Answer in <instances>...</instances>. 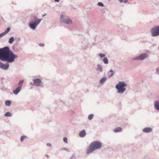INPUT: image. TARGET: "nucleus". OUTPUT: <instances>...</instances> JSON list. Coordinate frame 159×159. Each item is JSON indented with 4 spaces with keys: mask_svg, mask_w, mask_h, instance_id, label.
I'll use <instances>...</instances> for the list:
<instances>
[{
    "mask_svg": "<svg viewBox=\"0 0 159 159\" xmlns=\"http://www.w3.org/2000/svg\"><path fill=\"white\" fill-rule=\"evenodd\" d=\"M17 56L14 54L12 51H10L9 48L6 47L0 48V60L3 61H6L8 62L13 61L14 59L16 58ZM9 65L7 64H4L0 62V68L4 70H7L8 68Z\"/></svg>",
    "mask_w": 159,
    "mask_h": 159,
    "instance_id": "1",
    "label": "nucleus"
},
{
    "mask_svg": "<svg viewBox=\"0 0 159 159\" xmlns=\"http://www.w3.org/2000/svg\"><path fill=\"white\" fill-rule=\"evenodd\" d=\"M101 147V142L96 141L92 142L87 148L86 150V153L89 154L91 153L95 150L99 149Z\"/></svg>",
    "mask_w": 159,
    "mask_h": 159,
    "instance_id": "2",
    "label": "nucleus"
},
{
    "mask_svg": "<svg viewBox=\"0 0 159 159\" xmlns=\"http://www.w3.org/2000/svg\"><path fill=\"white\" fill-rule=\"evenodd\" d=\"M126 86V84L124 82H119L118 84L116 85V88L117 89L119 93H122L125 90V87Z\"/></svg>",
    "mask_w": 159,
    "mask_h": 159,
    "instance_id": "3",
    "label": "nucleus"
},
{
    "mask_svg": "<svg viewBox=\"0 0 159 159\" xmlns=\"http://www.w3.org/2000/svg\"><path fill=\"white\" fill-rule=\"evenodd\" d=\"M152 36H156L159 35V26L153 28L151 30Z\"/></svg>",
    "mask_w": 159,
    "mask_h": 159,
    "instance_id": "4",
    "label": "nucleus"
},
{
    "mask_svg": "<svg viewBox=\"0 0 159 159\" xmlns=\"http://www.w3.org/2000/svg\"><path fill=\"white\" fill-rule=\"evenodd\" d=\"M42 20V19H39L36 20L35 22H34L33 23H30L29 24L30 27L32 29H35Z\"/></svg>",
    "mask_w": 159,
    "mask_h": 159,
    "instance_id": "5",
    "label": "nucleus"
},
{
    "mask_svg": "<svg viewBox=\"0 0 159 159\" xmlns=\"http://www.w3.org/2000/svg\"><path fill=\"white\" fill-rule=\"evenodd\" d=\"M147 57V55L146 54L143 53L140 55L139 56L136 57L135 59L142 60L144 59Z\"/></svg>",
    "mask_w": 159,
    "mask_h": 159,
    "instance_id": "6",
    "label": "nucleus"
},
{
    "mask_svg": "<svg viewBox=\"0 0 159 159\" xmlns=\"http://www.w3.org/2000/svg\"><path fill=\"white\" fill-rule=\"evenodd\" d=\"M63 16H61L60 20H61L62 22H63V23L65 24H70L72 23V21L69 18L67 19V20H64L63 21H62V19H63Z\"/></svg>",
    "mask_w": 159,
    "mask_h": 159,
    "instance_id": "7",
    "label": "nucleus"
},
{
    "mask_svg": "<svg viewBox=\"0 0 159 159\" xmlns=\"http://www.w3.org/2000/svg\"><path fill=\"white\" fill-rule=\"evenodd\" d=\"M33 82L35 85L36 86L39 85L41 83V80L39 79H34L33 80Z\"/></svg>",
    "mask_w": 159,
    "mask_h": 159,
    "instance_id": "8",
    "label": "nucleus"
},
{
    "mask_svg": "<svg viewBox=\"0 0 159 159\" xmlns=\"http://www.w3.org/2000/svg\"><path fill=\"white\" fill-rule=\"evenodd\" d=\"M21 86L18 87L15 90H13V93L15 94H17L21 89Z\"/></svg>",
    "mask_w": 159,
    "mask_h": 159,
    "instance_id": "9",
    "label": "nucleus"
},
{
    "mask_svg": "<svg viewBox=\"0 0 159 159\" xmlns=\"http://www.w3.org/2000/svg\"><path fill=\"white\" fill-rule=\"evenodd\" d=\"M152 130V129L151 128L146 127L144 128L143 130V132L145 133H149L151 132Z\"/></svg>",
    "mask_w": 159,
    "mask_h": 159,
    "instance_id": "10",
    "label": "nucleus"
},
{
    "mask_svg": "<svg viewBox=\"0 0 159 159\" xmlns=\"http://www.w3.org/2000/svg\"><path fill=\"white\" fill-rule=\"evenodd\" d=\"M86 134V131L85 130L81 131L79 134L80 136L81 137H84Z\"/></svg>",
    "mask_w": 159,
    "mask_h": 159,
    "instance_id": "11",
    "label": "nucleus"
},
{
    "mask_svg": "<svg viewBox=\"0 0 159 159\" xmlns=\"http://www.w3.org/2000/svg\"><path fill=\"white\" fill-rule=\"evenodd\" d=\"M155 107L157 110H159V102L156 101L154 104Z\"/></svg>",
    "mask_w": 159,
    "mask_h": 159,
    "instance_id": "12",
    "label": "nucleus"
},
{
    "mask_svg": "<svg viewBox=\"0 0 159 159\" xmlns=\"http://www.w3.org/2000/svg\"><path fill=\"white\" fill-rule=\"evenodd\" d=\"M122 129L120 127H117L114 129V131L115 132H119L122 131Z\"/></svg>",
    "mask_w": 159,
    "mask_h": 159,
    "instance_id": "13",
    "label": "nucleus"
},
{
    "mask_svg": "<svg viewBox=\"0 0 159 159\" xmlns=\"http://www.w3.org/2000/svg\"><path fill=\"white\" fill-rule=\"evenodd\" d=\"M10 28H7L6 30L3 33V34L5 35L7 34L10 31Z\"/></svg>",
    "mask_w": 159,
    "mask_h": 159,
    "instance_id": "14",
    "label": "nucleus"
},
{
    "mask_svg": "<svg viewBox=\"0 0 159 159\" xmlns=\"http://www.w3.org/2000/svg\"><path fill=\"white\" fill-rule=\"evenodd\" d=\"M10 28H7L6 30L3 33V34L5 35L7 34L10 31Z\"/></svg>",
    "mask_w": 159,
    "mask_h": 159,
    "instance_id": "15",
    "label": "nucleus"
},
{
    "mask_svg": "<svg viewBox=\"0 0 159 159\" xmlns=\"http://www.w3.org/2000/svg\"><path fill=\"white\" fill-rule=\"evenodd\" d=\"M23 82H24L23 80H20L19 81V83L18 84V86L19 87L20 86H21V87L22 86V84L23 83Z\"/></svg>",
    "mask_w": 159,
    "mask_h": 159,
    "instance_id": "16",
    "label": "nucleus"
},
{
    "mask_svg": "<svg viewBox=\"0 0 159 159\" xmlns=\"http://www.w3.org/2000/svg\"><path fill=\"white\" fill-rule=\"evenodd\" d=\"M11 102L10 101H6L5 102V105L7 106H9L11 105Z\"/></svg>",
    "mask_w": 159,
    "mask_h": 159,
    "instance_id": "17",
    "label": "nucleus"
},
{
    "mask_svg": "<svg viewBox=\"0 0 159 159\" xmlns=\"http://www.w3.org/2000/svg\"><path fill=\"white\" fill-rule=\"evenodd\" d=\"M14 39L13 37L11 38L9 41V42L10 43H12L14 41Z\"/></svg>",
    "mask_w": 159,
    "mask_h": 159,
    "instance_id": "18",
    "label": "nucleus"
},
{
    "mask_svg": "<svg viewBox=\"0 0 159 159\" xmlns=\"http://www.w3.org/2000/svg\"><path fill=\"white\" fill-rule=\"evenodd\" d=\"M103 61L105 64H107L108 63V60L106 57H105L103 59Z\"/></svg>",
    "mask_w": 159,
    "mask_h": 159,
    "instance_id": "19",
    "label": "nucleus"
},
{
    "mask_svg": "<svg viewBox=\"0 0 159 159\" xmlns=\"http://www.w3.org/2000/svg\"><path fill=\"white\" fill-rule=\"evenodd\" d=\"M5 116L7 117L11 116V114L10 112H7L5 114Z\"/></svg>",
    "mask_w": 159,
    "mask_h": 159,
    "instance_id": "20",
    "label": "nucleus"
},
{
    "mask_svg": "<svg viewBox=\"0 0 159 159\" xmlns=\"http://www.w3.org/2000/svg\"><path fill=\"white\" fill-rule=\"evenodd\" d=\"M93 114H90L89 115L88 118L89 120H91L93 117Z\"/></svg>",
    "mask_w": 159,
    "mask_h": 159,
    "instance_id": "21",
    "label": "nucleus"
},
{
    "mask_svg": "<svg viewBox=\"0 0 159 159\" xmlns=\"http://www.w3.org/2000/svg\"><path fill=\"white\" fill-rule=\"evenodd\" d=\"M106 81V79L104 78H102L100 81V83L101 84L103 83Z\"/></svg>",
    "mask_w": 159,
    "mask_h": 159,
    "instance_id": "22",
    "label": "nucleus"
},
{
    "mask_svg": "<svg viewBox=\"0 0 159 159\" xmlns=\"http://www.w3.org/2000/svg\"><path fill=\"white\" fill-rule=\"evenodd\" d=\"M26 137V136H22L20 138L21 141H22Z\"/></svg>",
    "mask_w": 159,
    "mask_h": 159,
    "instance_id": "23",
    "label": "nucleus"
},
{
    "mask_svg": "<svg viewBox=\"0 0 159 159\" xmlns=\"http://www.w3.org/2000/svg\"><path fill=\"white\" fill-rule=\"evenodd\" d=\"M99 56L101 57V58H103V57H104L105 56V55L104 54H103L102 53H100L99 54Z\"/></svg>",
    "mask_w": 159,
    "mask_h": 159,
    "instance_id": "24",
    "label": "nucleus"
},
{
    "mask_svg": "<svg viewBox=\"0 0 159 159\" xmlns=\"http://www.w3.org/2000/svg\"><path fill=\"white\" fill-rule=\"evenodd\" d=\"M98 69L99 70H100V71H102V67L98 65Z\"/></svg>",
    "mask_w": 159,
    "mask_h": 159,
    "instance_id": "25",
    "label": "nucleus"
},
{
    "mask_svg": "<svg viewBox=\"0 0 159 159\" xmlns=\"http://www.w3.org/2000/svg\"><path fill=\"white\" fill-rule=\"evenodd\" d=\"M98 5L99 6H102V7H103V6H104L103 4L101 2H98Z\"/></svg>",
    "mask_w": 159,
    "mask_h": 159,
    "instance_id": "26",
    "label": "nucleus"
},
{
    "mask_svg": "<svg viewBox=\"0 0 159 159\" xmlns=\"http://www.w3.org/2000/svg\"><path fill=\"white\" fill-rule=\"evenodd\" d=\"M64 141L66 143H67V139L66 138H64L63 139Z\"/></svg>",
    "mask_w": 159,
    "mask_h": 159,
    "instance_id": "27",
    "label": "nucleus"
},
{
    "mask_svg": "<svg viewBox=\"0 0 159 159\" xmlns=\"http://www.w3.org/2000/svg\"><path fill=\"white\" fill-rule=\"evenodd\" d=\"M4 35L2 33L1 34H0V38H1L2 37H3Z\"/></svg>",
    "mask_w": 159,
    "mask_h": 159,
    "instance_id": "28",
    "label": "nucleus"
},
{
    "mask_svg": "<svg viewBox=\"0 0 159 159\" xmlns=\"http://www.w3.org/2000/svg\"><path fill=\"white\" fill-rule=\"evenodd\" d=\"M110 71L111 73V76H112L113 75V71L112 70H111Z\"/></svg>",
    "mask_w": 159,
    "mask_h": 159,
    "instance_id": "29",
    "label": "nucleus"
},
{
    "mask_svg": "<svg viewBox=\"0 0 159 159\" xmlns=\"http://www.w3.org/2000/svg\"><path fill=\"white\" fill-rule=\"evenodd\" d=\"M39 45H40V46H44V44L42 43V44H39Z\"/></svg>",
    "mask_w": 159,
    "mask_h": 159,
    "instance_id": "30",
    "label": "nucleus"
},
{
    "mask_svg": "<svg viewBox=\"0 0 159 159\" xmlns=\"http://www.w3.org/2000/svg\"><path fill=\"white\" fill-rule=\"evenodd\" d=\"M128 0H125L124 2L125 3H126L128 2Z\"/></svg>",
    "mask_w": 159,
    "mask_h": 159,
    "instance_id": "31",
    "label": "nucleus"
},
{
    "mask_svg": "<svg viewBox=\"0 0 159 159\" xmlns=\"http://www.w3.org/2000/svg\"><path fill=\"white\" fill-rule=\"evenodd\" d=\"M47 146H49V147H50V146H51V144H50V143H48V144H47Z\"/></svg>",
    "mask_w": 159,
    "mask_h": 159,
    "instance_id": "32",
    "label": "nucleus"
},
{
    "mask_svg": "<svg viewBox=\"0 0 159 159\" xmlns=\"http://www.w3.org/2000/svg\"><path fill=\"white\" fill-rule=\"evenodd\" d=\"M59 1H60V0H55V1L57 2H59Z\"/></svg>",
    "mask_w": 159,
    "mask_h": 159,
    "instance_id": "33",
    "label": "nucleus"
},
{
    "mask_svg": "<svg viewBox=\"0 0 159 159\" xmlns=\"http://www.w3.org/2000/svg\"><path fill=\"white\" fill-rule=\"evenodd\" d=\"M119 1L121 2H122L123 1V0H119Z\"/></svg>",
    "mask_w": 159,
    "mask_h": 159,
    "instance_id": "34",
    "label": "nucleus"
},
{
    "mask_svg": "<svg viewBox=\"0 0 159 159\" xmlns=\"http://www.w3.org/2000/svg\"><path fill=\"white\" fill-rule=\"evenodd\" d=\"M46 15V14H44L43 15V17H44V16H45Z\"/></svg>",
    "mask_w": 159,
    "mask_h": 159,
    "instance_id": "35",
    "label": "nucleus"
}]
</instances>
